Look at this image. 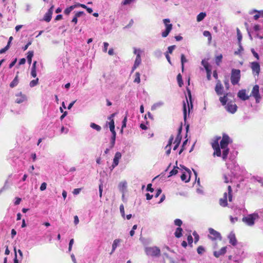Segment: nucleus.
I'll use <instances>...</instances> for the list:
<instances>
[{"instance_id":"64","label":"nucleus","mask_w":263,"mask_h":263,"mask_svg":"<svg viewBox=\"0 0 263 263\" xmlns=\"http://www.w3.org/2000/svg\"><path fill=\"white\" fill-rule=\"evenodd\" d=\"M187 241L189 245H192L193 243V238L191 235L187 236Z\"/></svg>"},{"instance_id":"30","label":"nucleus","mask_w":263,"mask_h":263,"mask_svg":"<svg viewBox=\"0 0 263 263\" xmlns=\"http://www.w3.org/2000/svg\"><path fill=\"white\" fill-rule=\"evenodd\" d=\"M36 61H34L32 64V66L31 68V75L32 77L35 78L36 76Z\"/></svg>"},{"instance_id":"33","label":"nucleus","mask_w":263,"mask_h":263,"mask_svg":"<svg viewBox=\"0 0 263 263\" xmlns=\"http://www.w3.org/2000/svg\"><path fill=\"white\" fill-rule=\"evenodd\" d=\"M251 179L254 181H257L261 184V185L263 186V178L261 177L256 176H253Z\"/></svg>"},{"instance_id":"41","label":"nucleus","mask_w":263,"mask_h":263,"mask_svg":"<svg viewBox=\"0 0 263 263\" xmlns=\"http://www.w3.org/2000/svg\"><path fill=\"white\" fill-rule=\"evenodd\" d=\"M135 1L136 0H123L121 3V5L123 6L130 5Z\"/></svg>"},{"instance_id":"61","label":"nucleus","mask_w":263,"mask_h":263,"mask_svg":"<svg viewBox=\"0 0 263 263\" xmlns=\"http://www.w3.org/2000/svg\"><path fill=\"white\" fill-rule=\"evenodd\" d=\"M154 55L157 57H159L161 55V51L160 50H157L154 52Z\"/></svg>"},{"instance_id":"8","label":"nucleus","mask_w":263,"mask_h":263,"mask_svg":"<svg viewBox=\"0 0 263 263\" xmlns=\"http://www.w3.org/2000/svg\"><path fill=\"white\" fill-rule=\"evenodd\" d=\"M183 171L180 172V177L182 181L187 182L190 180L191 171L183 165H180Z\"/></svg>"},{"instance_id":"23","label":"nucleus","mask_w":263,"mask_h":263,"mask_svg":"<svg viewBox=\"0 0 263 263\" xmlns=\"http://www.w3.org/2000/svg\"><path fill=\"white\" fill-rule=\"evenodd\" d=\"M121 242V240L120 239H116L114 240L113 243L112 244V250L111 252L110 253V254L114 252L116 248L119 246Z\"/></svg>"},{"instance_id":"59","label":"nucleus","mask_w":263,"mask_h":263,"mask_svg":"<svg viewBox=\"0 0 263 263\" xmlns=\"http://www.w3.org/2000/svg\"><path fill=\"white\" fill-rule=\"evenodd\" d=\"M46 187H47V184H46V183H45V182H43V183H42L41 184V186H40V190H41V191H44V190H46Z\"/></svg>"},{"instance_id":"3","label":"nucleus","mask_w":263,"mask_h":263,"mask_svg":"<svg viewBox=\"0 0 263 263\" xmlns=\"http://www.w3.org/2000/svg\"><path fill=\"white\" fill-rule=\"evenodd\" d=\"M259 218L257 212L249 214L242 218V221L249 226H252L255 223V221Z\"/></svg>"},{"instance_id":"16","label":"nucleus","mask_w":263,"mask_h":263,"mask_svg":"<svg viewBox=\"0 0 263 263\" xmlns=\"http://www.w3.org/2000/svg\"><path fill=\"white\" fill-rule=\"evenodd\" d=\"M238 97L243 101L247 100L249 99L250 96L247 94L246 90L241 89L239 90L237 94Z\"/></svg>"},{"instance_id":"39","label":"nucleus","mask_w":263,"mask_h":263,"mask_svg":"<svg viewBox=\"0 0 263 263\" xmlns=\"http://www.w3.org/2000/svg\"><path fill=\"white\" fill-rule=\"evenodd\" d=\"M222 59V55L221 54H220L215 57V63L217 65H220V63L221 62Z\"/></svg>"},{"instance_id":"60","label":"nucleus","mask_w":263,"mask_h":263,"mask_svg":"<svg viewBox=\"0 0 263 263\" xmlns=\"http://www.w3.org/2000/svg\"><path fill=\"white\" fill-rule=\"evenodd\" d=\"M81 191V189H79V188L75 189L73 190L72 193L74 195H77L80 193Z\"/></svg>"},{"instance_id":"36","label":"nucleus","mask_w":263,"mask_h":263,"mask_svg":"<svg viewBox=\"0 0 263 263\" xmlns=\"http://www.w3.org/2000/svg\"><path fill=\"white\" fill-rule=\"evenodd\" d=\"M223 179L225 183H229L231 182L232 180L231 176L230 175L225 174L223 175Z\"/></svg>"},{"instance_id":"47","label":"nucleus","mask_w":263,"mask_h":263,"mask_svg":"<svg viewBox=\"0 0 263 263\" xmlns=\"http://www.w3.org/2000/svg\"><path fill=\"white\" fill-rule=\"evenodd\" d=\"M134 53L136 55V57H141V51L140 49L134 48Z\"/></svg>"},{"instance_id":"28","label":"nucleus","mask_w":263,"mask_h":263,"mask_svg":"<svg viewBox=\"0 0 263 263\" xmlns=\"http://www.w3.org/2000/svg\"><path fill=\"white\" fill-rule=\"evenodd\" d=\"M112 134V136L110 138V148H112L115 144V141H116V132H111Z\"/></svg>"},{"instance_id":"24","label":"nucleus","mask_w":263,"mask_h":263,"mask_svg":"<svg viewBox=\"0 0 263 263\" xmlns=\"http://www.w3.org/2000/svg\"><path fill=\"white\" fill-rule=\"evenodd\" d=\"M173 140H174V137L173 136H172L170 138L167 145L165 147V149H166V154L167 155H168L171 153V145L172 143Z\"/></svg>"},{"instance_id":"53","label":"nucleus","mask_w":263,"mask_h":263,"mask_svg":"<svg viewBox=\"0 0 263 263\" xmlns=\"http://www.w3.org/2000/svg\"><path fill=\"white\" fill-rule=\"evenodd\" d=\"M251 51L253 55L254 56V57L256 58L257 60H258L259 59V57L258 53L255 51V50L253 48H252Z\"/></svg>"},{"instance_id":"13","label":"nucleus","mask_w":263,"mask_h":263,"mask_svg":"<svg viewBox=\"0 0 263 263\" xmlns=\"http://www.w3.org/2000/svg\"><path fill=\"white\" fill-rule=\"evenodd\" d=\"M251 67L254 76H258L260 67V65L257 62H253L251 63Z\"/></svg>"},{"instance_id":"26","label":"nucleus","mask_w":263,"mask_h":263,"mask_svg":"<svg viewBox=\"0 0 263 263\" xmlns=\"http://www.w3.org/2000/svg\"><path fill=\"white\" fill-rule=\"evenodd\" d=\"M227 251V247H222L219 251H215L214 252V255L216 257H219L220 256L223 255L226 253Z\"/></svg>"},{"instance_id":"14","label":"nucleus","mask_w":263,"mask_h":263,"mask_svg":"<svg viewBox=\"0 0 263 263\" xmlns=\"http://www.w3.org/2000/svg\"><path fill=\"white\" fill-rule=\"evenodd\" d=\"M209 232L210 233L209 237L211 239H212L213 240H215V239H221L220 234L218 232L214 230L213 229L210 228L209 229Z\"/></svg>"},{"instance_id":"34","label":"nucleus","mask_w":263,"mask_h":263,"mask_svg":"<svg viewBox=\"0 0 263 263\" xmlns=\"http://www.w3.org/2000/svg\"><path fill=\"white\" fill-rule=\"evenodd\" d=\"M205 16H206V13L205 12H200L197 16V21L198 22H201L205 18Z\"/></svg>"},{"instance_id":"11","label":"nucleus","mask_w":263,"mask_h":263,"mask_svg":"<svg viewBox=\"0 0 263 263\" xmlns=\"http://www.w3.org/2000/svg\"><path fill=\"white\" fill-rule=\"evenodd\" d=\"M15 102L17 104L24 103L27 100V97L26 95L22 92H18L15 94Z\"/></svg>"},{"instance_id":"37","label":"nucleus","mask_w":263,"mask_h":263,"mask_svg":"<svg viewBox=\"0 0 263 263\" xmlns=\"http://www.w3.org/2000/svg\"><path fill=\"white\" fill-rule=\"evenodd\" d=\"M201 64L203 66L205 70H208L209 69H210V65L208 60L205 59L203 60L201 62Z\"/></svg>"},{"instance_id":"7","label":"nucleus","mask_w":263,"mask_h":263,"mask_svg":"<svg viewBox=\"0 0 263 263\" xmlns=\"http://www.w3.org/2000/svg\"><path fill=\"white\" fill-rule=\"evenodd\" d=\"M240 79V70L239 69H233L231 72V81L233 85L238 83Z\"/></svg>"},{"instance_id":"5","label":"nucleus","mask_w":263,"mask_h":263,"mask_svg":"<svg viewBox=\"0 0 263 263\" xmlns=\"http://www.w3.org/2000/svg\"><path fill=\"white\" fill-rule=\"evenodd\" d=\"M188 96L189 98L190 101V104H189V100L187 97H186V103H185L184 102L183 103V118L184 121L186 120V117H187V109H188L189 114L190 113L191 109H192L193 108V105L192 103V96H191V91L188 90Z\"/></svg>"},{"instance_id":"50","label":"nucleus","mask_w":263,"mask_h":263,"mask_svg":"<svg viewBox=\"0 0 263 263\" xmlns=\"http://www.w3.org/2000/svg\"><path fill=\"white\" fill-rule=\"evenodd\" d=\"M174 224L177 226L180 227L182 224V221L180 219H176L174 220Z\"/></svg>"},{"instance_id":"15","label":"nucleus","mask_w":263,"mask_h":263,"mask_svg":"<svg viewBox=\"0 0 263 263\" xmlns=\"http://www.w3.org/2000/svg\"><path fill=\"white\" fill-rule=\"evenodd\" d=\"M122 156L121 153L120 152H117L115 154L114 160H113V163L111 165L112 169L114 168L116 166H117L119 162V160L121 159Z\"/></svg>"},{"instance_id":"48","label":"nucleus","mask_w":263,"mask_h":263,"mask_svg":"<svg viewBox=\"0 0 263 263\" xmlns=\"http://www.w3.org/2000/svg\"><path fill=\"white\" fill-rule=\"evenodd\" d=\"M237 39L239 42V44L241 43V41L242 40V35L241 32L238 28L237 29Z\"/></svg>"},{"instance_id":"38","label":"nucleus","mask_w":263,"mask_h":263,"mask_svg":"<svg viewBox=\"0 0 263 263\" xmlns=\"http://www.w3.org/2000/svg\"><path fill=\"white\" fill-rule=\"evenodd\" d=\"M90 126L92 128L96 130L98 132H99V131H100L101 130V127L100 126H99V125L94 123H90Z\"/></svg>"},{"instance_id":"42","label":"nucleus","mask_w":263,"mask_h":263,"mask_svg":"<svg viewBox=\"0 0 263 263\" xmlns=\"http://www.w3.org/2000/svg\"><path fill=\"white\" fill-rule=\"evenodd\" d=\"M181 65H182V70H183L184 64L187 62V60H186L184 55L183 54H182L181 55Z\"/></svg>"},{"instance_id":"17","label":"nucleus","mask_w":263,"mask_h":263,"mask_svg":"<svg viewBox=\"0 0 263 263\" xmlns=\"http://www.w3.org/2000/svg\"><path fill=\"white\" fill-rule=\"evenodd\" d=\"M254 13H256V14L253 16L255 20H258L260 17H263V10L258 11L257 10L254 9L250 11L249 12L250 14H253Z\"/></svg>"},{"instance_id":"56","label":"nucleus","mask_w":263,"mask_h":263,"mask_svg":"<svg viewBox=\"0 0 263 263\" xmlns=\"http://www.w3.org/2000/svg\"><path fill=\"white\" fill-rule=\"evenodd\" d=\"M99 196L100 198H101L102 196V192H103V184L102 183H101L99 185Z\"/></svg>"},{"instance_id":"35","label":"nucleus","mask_w":263,"mask_h":263,"mask_svg":"<svg viewBox=\"0 0 263 263\" xmlns=\"http://www.w3.org/2000/svg\"><path fill=\"white\" fill-rule=\"evenodd\" d=\"M181 127H180L178 130V133L177 136V137L176 138L174 143H177V142H178V144H180L181 140Z\"/></svg>"},{"instance_id":"6","label":"nucleus","mask_w":263,"mask_h":263,"mask_svg":"<svg viewBox=\"0 0 263 263\" xmlns=\"http://www.w3.org/2000/svg\"><path fill=\"white\" fill-rule=\"evenodd\" d=\"M145 252L148 256L158 257L160 255V250L157 247H146Z\"/></svg>"},{"instance_id":"2","label":"nucleus","mask_w":263,"mask_h":263,"mask_svg":"<svg viewBox=\"0 0 263 263\" xmlns=\"http://www.w3.org/2000/svg\"><path fill=\"white\" fill-rule=\"evenodd\" d=\"M228 95L229 94L227 93L223 97H220L219 101L222 105H225V108L228 112L234 114L237 110V106L234 102H229Z\"/></svg>"},{"instance_id":"27","label":"nucleus","mask_w":263,"mask_h":263,"mask_svg":"<svg viewBox=\"0 0 263 263\" xmlns=\"http://www.w3.org/2000/svg\"><path fill=\"white\" fill-rule=\"evenodd\" d=\"M181 170L183 171V170L180 166V167H174V168L170 172V176H173L176 175L178 173H180Z\"/></svg>"},{"instance_id":"51","label":"nucleus","mask_w":263,"mask_h":263,"mask_svg":"<svg viewBox=\"0 0 263 263\" xmlns=\"http://www.w3.org/2000/svg\"><path fill=\"white\" fill-rule=\"evenodd\" d=\"M175 48H176L175 45H172V46H169L168 47V50H167V51L166 53H167L168 54V53L171 54Z\"/></svg>"},{"instance_id":"29","label":"nucleus","mask_w":263,"mask_h":263,"mask_svg":"<svg viewBox=\"0 0 263 263\" xmlns=\"http://www.w3.org/2000/svg\"><path fill=\"white\" fill-rule=\"evenodd\" d=\"M164 105V102L162 101H159L154 104L152 107L151 109L152 110H156L157 108L162 106Z\"/></svg>"},{"instance_id":"45","label":"nucleus","mask_w":263,"mask_h":263,"mask_svg":"<svg viewBox=\"0 0 263 263\" xmlns=\"http://www.w3.org/2000/svg\"><path fill=\"white\" fill-rule=\"evenodd\" d=\"M203 34L204 36L208 37L209 41H211L212 40V36L211 33L208 31H204L203 33Z\"/></svg>"},{"instance_id":"58","label":"nucleus","mask_w":263,"mask_h":263,"mask_svg":"<svg viewBox=\"0 0 263 263\" xmlns=\"http://www.w3.org/2000/svg\"><path fill=\"white\" fill-rule=\"evenodd\" d=\"M14 251L15 253V258L14 259V263H19V260L17 258V253H16V248H14Z\"/></svg>"},{"instance_id":"20","label":"nucleus","mask_w":263,"mask_h":263,"mask_svg":"<svg viewBox=\"0 0 263 263\" xmlns=\"http://www.w3.org/2000/svg\"><path fill=\"white\" fill-rule=\"evenodd\" d=\"M215 90L216 93L219 96L223 93V87L220 81L216 83Z\"/></svg>"},{"instance_id":"1","label":"nucleus","mask_w":263,"mask_h":263,"mask_svg":"<svg viewBox=\"0 0 263 263\" xmlns=\"http://www.w3.org/2000/svg\"><path fill=\"white\" fill-rule=\"evenodd\" d=\"M230 142V139L227 135H223L220 142V146L218 143V139L212 143V147L214 149V155L220 157L221 155V150L222 149V159L226 160L229 153L228 144Z\"/></svg>"},{"instance_id":"18","label":"nucleus","mask_w":263,"mask_h":263,"mask_svg":"<svg viewBox=\"0 0 263 263\" xmlns=\"http://www.w3.org/2000/svg\"><path fill=\"white\" fill-rule=\"evenodd\" d=\"M127 188V182L125 181H123L120 182L118 184V189L120 192H121L123 194L122 197L123 198L124 195V194L126 191Z\"/></svg>"},{"instance_id":"9","label":"nucleus","mask_w":263,"mask_h":263,"mask_svg":"<svg viewBox=\"0 0 263 263\" xmlns=\"http://www.w3.org/2000/svg\"><path fill=\"white\" fill-rule=\"evenodd\" d=\"M163 22L165 26V29L162 32L161 35L163 37H166L172 29V24H170V20L168 18H165Z\"/></svg>"},{"instance_id":"32","label":"nucleus","mask_w":263,"mask_h":263,"mask_svg":"<svg viewBox=\"0 0 263 263\" xmlns=\"http://www.w3.org/2000/svg\"><path fill=\"white\" fill-rule=\"evenodd\" d=\"M182 229L180 227H178L176 229L174 235L176 237L180 238L182 235Z\"/></svg>"},{"instance_id":"19","label":"nucleus","mask_w":263,"mask_h":263,"mask_svg":"<svg viewBox=\"0 0 263 263\" xmlns=\"http://www.w3.org/2000/svg\"><path fill=\"white\" fill-rule=\"evenodd\" d=\"M53 8V6H52L44 15V20L47 22H50L51 19Z\"/></svg>"},{"instance_id":"55","label":"nucleus","mask_w":263,"mask_h":263,"mask_svg":"<svg viewBox=\"0 0 263 263\" xmlns=\"http://www.w3.org/2000/svg\"><path fill=\"white\" fill-rule=\"evenodd\" d=\"M204 251V249L202 246H199L197 248V252L199 254H202V253Z\"/></svg>"},{"instance_id":"43","label":"nucleus","mask_w":263,"mask_h":263,"mask_svg":"<svg viewBox=\"0 0 263 263\" xmlns=\"http://www.w3.org/2000/svg\"><path fill=\"white\" fill-rule=\"evenodd\" d=\"M38 81H39L38 78H36L35 80H33L31 81L30 82V84H29L30 86L31 87H33L36 86L38 83Z\"/></svg>"},{"instance_id":"44","label":"nucleus","mask_w":263,"mask_h":263,"mask_svg":"<svg viewBox=\"0 0 263 263\" xmlns=\"http://www.w3.org/2000/svg\"><path fill=\"white\" fill-rule=\"evenodd\" d=\"M178 85L180 87H182L183 85V81L182 80V77L180 74H178L177 77Z\"/></svg>"},{"instance_id":"63","label":"nucleus","mask_w":263,"mask_h":263,"mask_svg":"<svg viewBox=\"0 0 263 263\" xmlns=\"http://www.w3.org/2000/svg\"><path fill=\"white\" fill-rule=\"evenodd\" d=\"M126 122H127V117L126 116L124 117V118L122 121V128L126 127Z\"/></svg>"},{"instance_id":"52","label":"nucleus","mask_w":263,"mask_h":263,"mask_svg":"<svg viewBox=\"0 0 263 263\" xmlns=\"http://www.w3.org/2000/svg\"><path fill=\"white\" fill-rule=\"evenodd\" d=\"M33 51H29L27 53V60H31L32 59L33 56Z\"/></svg>"},{"instance_id":"22","label":"nucleus","mask_w":263,"mask_h":263,"mask_svg":"<svg viewBox=\"0 0 263 263\" xmlns=\"http://www.w3.org/2000/svg\"><path fill=\"white\" fill-rule=\"evenodd\" d=\"M114 116V114L111 115L110 116H109L108 118V119L109 120V122L108 123V125L109 126L110 130L111 132H115V124H114V121L112 118Z\"/></svg>"},{"instance_id":"31","label":"nucleus","mask_w":263,"mask_h":263,"mask_svg":"<svg viewBox=\"0 0 263 263\" xmlns=\"http://www.w3.org/2000/svg\"><path fill=\"white\" fill-rule=\"evenodd\" d=\"M19 82L18 76H16L13 81L10 84V87L13 88L17 85Z\"/></svg>"},{"instance_id":"57","label":"nucleus","mask_w":263,"mask_h":263,"mask_svg":"<svg viewBox=\"0 0 263 263\" xmlns=\"http://www.w3.org/2000/svg\"><path fill=\"white\" fill-rule=\"evenodd\" d=\"M103 45H104V46H103V51L104 52H106L107 50V48H108V47L109 46V44L107 42H104Z\"/></svg>"},{"instance_id":"25","label":"nucleus","mask_w":263,"mask_h":263,"mask_svg":"<svg viewBox=\"0 0 263 263\" xmlns=\"http://www.w3.org/2000/svg\"><path fill=\"white\" fill-rule=\"evenodd\" d=\"M141 63V57H136L135 60L134 64L132 67V72H133L135 70V69L140 65Z\"/></svg>"},{"instance_id":"12","label":"nucleus","mask_w":263,"mask_h":263,"mask_svg":"<svg viewBox=\"0 0 263 263\" xmlns=\"http://www.w3.org/2000/svg\"><path fill=\"white\" fill-rule=\"evenodd\" d=\"M227 168L231 171V174L234 176L238 174L237 171L239 169L238 165L232 162L231 163H227Z\"/></svg>"},{"instance_id":"4","label":"nucleus","mask_w":263,"mask_h":263,"mask_svg":"<svg viewBox=\"0 0 263 263\" xmlns=\"http://www.w3.org/2000/svg\"><path fill=\"white\" fill-rule=\"evenodd\" d=\"M228 197L230 202L232 201L233 196L232 194V188L230 185H229L228 187V192H225L223 195V197L221 198L219 200V203L221 206L225 207L228 205Z\"/></svg>"},{"instance_id":"40","label":"nucleus","mask_w":263,"mask_h":263,"mask_svg":"<svg viewBox=\"0 0 263 263\" xmlns=\"http://www.w3.org/2000/svg\"><path fill=\"white\" fill-rule=\"evenodd\" d=\"M135 83H137L138 84L140 82V74L139 72H137L135 73V78L134 80Z\"/></svg>"},{"instance_id":"21","label":"nucleus","mask_w":263,"mask_h":263,"mask_svg":"<svg viewBox=\"0 0 263 263\" xmlns=\"http://www.w3.org/2000/svg\"><path fill=\"white\" fill-rule=\"evenodd\" d=\"M228 238L229 239L230 243L232 245H233V246L236 245V244H237V240H236V237H235V234L233 232H231L229 234V235L228 236Z\"/></svg>"},{"instance_id":"10","label":"nucleus","mask_w":263,"mask_h":263,"mask_svg":"<svg viewBox=\"0 0 263 263\" xmlns=\"http://www.w3.org/2000/svg\"><path fill=\"white\" fill-rule=\"evenodd\" d=\"M250 96H252L255 98L256 103H259L261 99V97L259 94V87L258 85H255L253 87Z\"/></svg>"},{"instance_id":"62","label":"nucleus","mask_w":263,"mask_h":263,"mask_svg":"<svg viewBox=\"0 0 263 263\" xmlns=\"http://www.w3.org/2000/svg\"><path fill=\"white\" fill-rule=\"evenodd\" d=\"M146 190L151 192H153L154 190L152 187V184H148L147 186Z\"/></svg>"},{"instance_id":"49","label":"nucleus","mask_w":263,"mask_h":263,"mask_svg":"<svg viewBox=\"0 0 263 263\" xmlns=\"http://www.w3.org/2000/svg\"><path fill=\"white\" fill-rule=\"evenodd\" d=\"M242 50H243L242 46L241 43H240V44H239L238 49L237 51H235L234 54L236 55L240 54Z\"/></svg>"},{"instance_id":"54","label":"nucleus","mask_w":263,"mask_h":263,"mask_svg":"<svg viewBox=\"0 0 263 263\" xmlns=\"http://www.w3.org/2000/svg\"><path fill=\"white\" fill-rule=\"evenodd\" d=\"M193 235L194 236L195 242L196 243V242H197L199 240V235H198L197 232H195V231H194L193 233Z\"/></svg>"},{"instance_id":"46","label":"nucleus","mask_w":263,"mask_h":263,"mask_svg":"<svg viewBox=\"0 0 263 263\" xmlns=\"http://www.w3.org/2000/svg\"><path fill=\"white\" fill-rule=\"evenodd\" d=\"M120 211L122 217L123 218H125V212H124V205L123 204H121L120 205Z\"/></svg>"}]
</instances>
